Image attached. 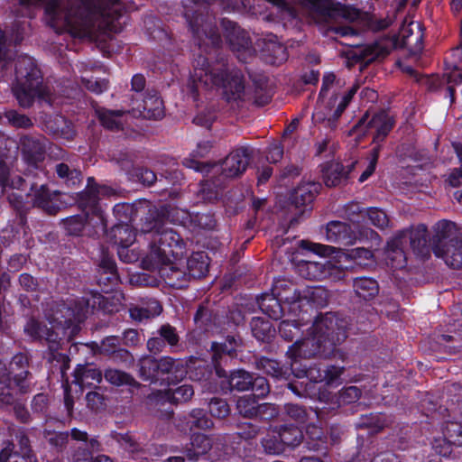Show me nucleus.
Here are the masks:
<instances>
[{
  "instance_id": "nucleus-54",
  "label": "nucleus",
  "mask_w": 462,
  "mask_h": 462,
  "mask_svg": "<svg viewBox=\"0 0 462 462\" xmlns=\"http://www.w3.org/2000/svg\"><path fill=\"white\" fill-rule=\"evenodd\" d=\"M84 86L90 91L100 94L107 89L108 82L106 79H82Z\"/></svg>"
},
{
  "instance_id": "nucleus-14",
  "label": "nucleus",
  "mask_w": 462,
  "mask_h": 462,
  "mask_svg": "<svg viewBox=\"0 0 462 462\" xmlns=\"http://www.w3.org/2000/svg\"><path fill=\"white\" fill-rule=\"evenodd\" d=\"M322 293L323 290L321 288L307 287L301 291L292 283V289L278 292L277 299L280 300L282 305L287 304L295 311L297 309L303 306L304 301L307 303L316 302L317 297L320 296Z\"/></svg>"
},
{
  "instance_id": "nucleus-2",
  "label": "nucleus",
  "mask_w": 462,
  "mask_h": 462,
  "mask_svg": "<svg viewBox=\"0 0 462 462\" xmlns=\"http://www.w3.org/2000/svg\"><path fill=\"white\" fill-rule=\"evenodd\" d=\"M141 232L150 236L149 251L142 261L143 267L148 270L160 269L163 275L169 276L164 268L169 266L171 275L175 274L178 278L182 274L177 264L185 254L184 242L179 234L164 226L163 219L156 209L149 210Z\"/></svg>"
},
{
  "instance_id": "nucleus-38",
  "label": "nucleus",
  "mask_w": 462,
  "mask_h": 462,
  "mask_svg": "<svg viewBox=\"0 0 462 462\" xmlns=\"http://www.w3.org/2000/svg\"><path fill=\"white\" fill-rule=\"evenodd\" d=\"M324 182L328 187H335L346 178L344 167L338 162L329 164L323 174Z\"/></svg>"
},
{
  "instance_id": "nucleus-52",
  "label": "nucleus",
  "mask_w": 462,
  "mask_h": 462,
  "mask_svg": "<svg viewBox=\"0 0 462 462\" xmlns=\"http://www.w3.org/2000/svg\"><path fill=\"white\" fill-rule=\"evenodd\" d=\"M237 346V341L232 337L228 338L224 344L213 343L211 348L215 352L214 357L216 358V356L221 353L231 355L236 351Z\"/></svg>"
},
{
  "instance_id": "nucleus-30",
  "label": "nucleus",
  "mask_w": 462,
  "mask_h": 462,
  "mask_svg": "<svg viewBox=\"0 0 462 462\" xmlns=\"http://www.w3.org/2000/svg\"><path fill=\"white\" fill-rule=\"evenodd\" d=\"M46 128L55 135L65 139H71L74 136L72 124L64 116L56 115L46 122Z\"/></svg>"
},
{
  "instance_id": "nucleus-35",
  "label": "nucleus",
  "mask_w": 462,
  "mask_h": 462,
  "mask_svg": "<svg viewBox=\"0 0 462 462\" xmlns=\"http://www.w3.org/2000/svg\"><path fill=\"white\" fill-rule=\"evenodd\" d=\"M187 267L189 276L200 278L208 273V257L204 253H195L187 260Z\"/></svg>"
},
{
  "instance_id": "nucleus-53",
  "label": "nucleus",
  "mask_w": 462,
  "mask_h": 462,
  "mask_svg": "<svg viewBox=\"0 0 462 462\" xmlns=\"http://www.w3.org/2000/svg\"><path fill=\"white\" fill-rule=\"evenodd\" d=\"M361 391L356 386L344 388L339 393V401L342 403H352L359 399Z\"/></svg>"
},
{
  "instance_id": "nucleus-3",
  "label": "nucleus",
  "mask_w": 462,
  "mask_h": 462,
  "mask_svg": "<svg viewBox=\"0 0 462 462\" xmlns=\"http://www.w3.org/2000/svg\"><path fill=\"white\" fill-rule=\"evenodd\" d=\"M195 62L191 76L194 97L201 89H208L213 87L223 88L228 100H236L242 97L245 86L240 70L224 60L209 64L208 58L199 56Z\"/></svg>"
},
{
  "instance_id": "nucleus-60",
  "label": "nucleus",
  "mask_w": 462,
  "mask_h": 462,
  "mask_svg": "<svg viewBox=\"0 0 462 462\" xmlns=\"http://www.w3.org/2000/svg\"><path fill=\"white\" fill-rule=\"evenodd\" d=\"M159 334L171 346L177 345L179 341L175 328L170 325H163L160 328Z\"/></svg>"
},
{
  "instance_id": "nucleus-21",
  "label": "nucleus",
  "mask_w": 462,
  "mask_h": 462,
  "mask_svg": "<svg viewBox=\"0 0 462 462\" xmlns=\"http://www.w3.org/2000/svg\"><path fill=\"white\" fill-rule=\"evenodd\" d=\"M331 263L325 259L321 262L302 261L298 264V271L306 279L321 280L331 273Z\"/></svg>"
},
{
  "instance_id": "nucleus-13",
  "label": "nucleus",
  "mask_w": 462,
  "mask_h": 462,
  "mask_svg": "<svg viewBox=\"0 0 462 462\" xmlns=\"http://www.w3.org/2000/svg\"><path fill=\"white\" fill-rule=\"evenodd\" d=\"M393 123V118L385 112L377 113L371 118L366 114L359 120L354 131L365 134L368 130H374V142L379 143L390 133Z\"/></svg>"
},
{
  "instance_id": "nucleus-23",
  "label": "nucleus",
  "mask_w": 462,
  "mask_h": 462,
  "mask_svg": "<svg viewBox=\"0 0 462 462\" xmlns=\"http://www.w3.org/2000/svg\"><path fill=\"white\" fill-rule=\"evenodd\" d=\"M114 194L112 189L98 186L92 178H88L86 189L80 194V203L85 207H94L98 199Z\"/></svg>"
},
{
  "instance_id": "nucleus-8",
  "label": "nucleus",
  "mask_w": 462,
  "mask_h": 462,
  "mask_svg": "<svg viewBox=\"0 0 462 462\" xmlns=\"http://www.w3.org/2000/svg\"><path fill=\"white\" fill-rule=\"evenodd\" d=\"M424 37L423 29L420 22L411 21L403 23L400 29L397 39L391 41H378L371 44L361 46L356 55L360 60L371 61L378 57L387 55L393 48L405 47L417 51L421 49Z\"/></svg>"
},
{
  "instance_id": "nucleus-34",
  "label": "nucleus",
  "mask_w": 462,
  "mask_h": 462,
  "mask_svg": "<svg viewBox=\"0 0 462 462\" xmlns=\"http://www.w3.org/2000/svg\"><path fill=\"white\" fill-rule=\"evenodd\" d=\"M354 290L360 299L368 300L378 294L379 287L375 280L360 277L354 281Z\"/></svg>"
},
{
  "instance_id": "nucleus-63",
  "label": "nucleus",
  "mask_w": 462,
  "mask_h": 462,
  "mask_svg": "<svg viewBox=\"0 0 462 462\" xmlns=\"http://www.w3.org/2000/svg\"><path fill=\"white\" fill-rule=\"evenodd\" d=\"M86 400L88 406L91 410H99L101 409L105 403H104V397L102 394H100L97 392H89L86 395Z\"/></svg>"
},
{
  "instance_id": "nucleus-5",
  "label": "nucleus",
  "mask_w": 462,
  "mask_h": 462,
  "mask_svg": "<svg viewBox=\"0 0 462 462\" xmlns=\"http://www.w3.org/2000/svg\"><path fill=\"white\" fill-rule=\"evenodd\" d=\"M88 301L85 298L74 300L73 304L60 305L51 319V328L45 324L32 319L24 327V331L33 339H44L51 351L59 349L60 329L70 327L73 321H80L88 310Z\"/></svg>"
},
{
  "instance_id": "nucleus-20",
  "label": "nucleus",
  "mask_w": 462,
  "mask_h": 462,
  "mask_svg": "<svg viewBox=\"0 0 462 462\" xmlns=\"http://www.w3.org/2000/svg\"><path fill=\"white\" fill-rule=\"evenodd\" d=\"M236 408L244 417L263 416L267 411H271L270 414L273 415L275 409L268 403L258 404L254 396L249 394L240 397L236 402Z\"/></svg>"
},
{
  "instance_id": "nucleus-12",
  "label": "nucleus",
  "mask_w": 462,
  "mask_h": 462,
  "mask_svg": "<svg viewBox=\"0 0 462 462\" xmlns=\"http://www.w3.org/2000/svg\"><path fill=\"white\" fill-rule=\"evenodd\" d=\"M189 23L195 42L201 51L209 52L220 45L221 38L213 18L199 14Z\"/></svg>"
},
{
  "instance_id": "nucleus-58",
  "label": "nucleus",
  "mask_w": 462,
  "mask_h": 462,
  "mask_svg": "<svg viewBox=\"0 0 462 462\" xmlns=\"http://www.w3.org/2000/svg\"><path fill=\"white\" fill-rule=\"evenodd\" d=\"M214 112L208 110L199 113L193 119V123L205 128H209L216 120Z\"/></svg>"
},
{
  "instance_id": "nucleus-9",
  "label": "nucleus",
  "mask_w": 462,
  "mask_h": 462,
  "mask_svg": "<svg viewBox=\"0 0 462 462\" xmlns=\"http://www.w3.org/2000/svg\"><path fill=\"white\" fill-rule=\"evenodd\" d=\"M434 230V254L454 269L462 268V227L454 222L440 220L435 225Z\"/></svg>"
},
{
  "instance_id": "nucleus-45",
  "label": "nucleus",
  "mask_w": 462,
  "mask_h": 462,
  "mask_svg": "<svg viewBox=\"0 0 462 462\" xmlns=\"http://www.w3.org/2000/svg\"><path fill=\"white\" fill-rule=\"evenodd\" d=\"M443 436L454 446H462V425L457 422H448L443 430Z\"/></svg>"
},
{
  "instance_id": "nucleus-64",
  "label": "nucleus",
  "mask_w": 462,
  "mask_h": 462,
  "mask_svg": "<svg viewBox=\"0 0 462 462\" xmlns=\"http://www.w3.org/2000/svg\"><path fill=\"white\" fill-rule=\"evenodd\" d=\"M120 340L117 337L110 336L102 340L100 349L102 353H114L118 347Z\"/></svg>"
},
{
  "instance_id": "nucleus-51",
  "label": "nucleus",
  "mask_w": 462,
  "mask_h": 462,
  "mask_svg": "<svg viewBox=\"0 0 462 462\" xmlns=\"http://www.w3.org/2000/svg\"><path fill=\"white\" fill-rule=\"evenodd\" d=\"M453 443L449 442L447 438L439 437L436 438L432 442V449L434 452L441 457H448L452 452Z\"/></svg>"
},
{
  "instance_id": "nucleus-36",
  "label": "nucleus",
  "mask_w": 462,
  "mask_h": 462,
  "mask_svg": "<svg viewBox=\"0 0 462 462\" xmlns=\"http://www.w3.org/2000/svg\"><path fill=\"white\" fill-rule=\"evenodd\" d=\"M96 113L102 125L107 129H119L123 125L122 116L125 114L123 110H108L100 108L97 109Z\"/></svg>"
},
{
  "instance_id": "nucleus-42",
  "label": "nucleus",
  "mask_w": 462,
  "mask_h": 462,
  "mask_svg": "<svg viewBox=\"0 0 462 462\" xmlns=\"http://www.w3.org/2000/svg\"><path fill=\"white\" fill-rule=\"evenodd\" d=\"M229 384L231 388L238 391H247L252 384V375L245 371H236L230 375Z\"/></svg>"
},
{
  "instance_id": "nucleus-31",
  "label": "nucleus",
  "mask_w": 462,
  "mask_h": 462,
  "mask_svg": "<svg viewBox=\"0 0 462 462\" xmlns=\"http://www.w3.org/2000/svg\"><path fill=\"white\" fill-rule=\"evenodd\" d=\"M143 111L140 114L148 119H161L164 116L163 102L156 94L147 95L143 99Z\"/></svg>"
},
{
  "instance_id": "nucleus-22",
  "label": "nucleus",
  "mask_w": 462,
  "mask_h": 462,
  "mask_svg": "<svg viewBox=\"0 0 462 462\" xmlns=\"http://www.w3.org/2000/svg\"><path fill=\"white\" fill-rule=\"evenodd\" d=\"M262 55L263 60L272 65H280L288 58L286 48L277 42L275 36H270L264 40Z\"/></svg>"
},
{
  "instance_id": "nucleus-27",
  "label": "nucleus",
  "mask_w": 462,
  "mask_h": 462,
  "mask_svg": "<svg viewBox=\"0 0 462 462\" xmlns=\"http://www.w3.org/2000/svg\"><path fill=\"white\" fill-rule=\"evenodd\" d=\"M162 310L159 301L150 300L142 305L131 307L129 313L134 320L143 322L160 315Z\"/></svg>"
},
{
  "instance_id": "nucleus-16",
  "label": "nucleus",
  "mask_w": 462,
  "mask_h": 462,
  "mask_svg": "<svg viewBox=\"0 0 462 462\" xmlns=\"http://www.w3.org/2000/svg\"><path fill=\"white\" fill-rule=\"evenodd\" d=\"M344 368L336 365H328L321 368L318 365L310 366L308 369L301 371L302 374L297 376H306L311 382L324 383L328 386H337L341 382V375Z\"/></svg>"
},
{
  "instance_id": "nucleus-47",
  "label": "nucleus",
  "mask_w": 462,
  "mask_h": 462,
  "mask_svg": "<svg viewBox=\"0 0 462 462\" xmlns=\"http://www.w3.org/2000/svg\"><path fill=\"white\" fill-rule=\"evenodd\" d=\"M189 423L190 424V429H209L213 425L212 420L206 417L203 411L199 409L191 411Z\"/></svg>"
},
{
  "instance_id": "nucleus-57",
  "label": "nucleus",
  "mask_w": 462,
  "mask_h": 462,
  "mask_svg": "<svg viewBox=\"0 0 462 462\" xmlns=\"http://www.w3.org/2000/svg\"><path fill=\"white\" fill-rule=\"evenodd\" d=\"M14 444L7 443L0 452V462H25L18 453H13Z\"/></svg>"
},
{
  "instance_id": "nucleus-50",
  "label": "nucleus",
  "mask_w": 462,
  "mask_h": 462,
  "mask_svg": "<svg viewBox=\"0 0 462 462\" xmlns=\"http://www.w3.org/2000/svg\"><path fill=\"white\" fill-rule=\"evenodd\" d=\"M209 412L212 416L225 418L229 414V407L222 399H212L208 404Z\"/></svg>"
},
{
  "instance_id": "nucleus-33",
  "label": "nucleus",
  "mask_w": 462,
  "mask_h": 462,
  "mask_svg": "<svg viewBox=\"0 0 462 462\" xmlns=\"http://www.w3.org/2000/svg\"><path fill=\"white\" fill-rule=\"evenodd\" d=\"M259 308L268 315L271 319H278L283 311V305L279 299L273 294H263L258 299Z\"/></svg>"
},
{
  "instance_id": "nucleus-28",
  "label": "nucleus",
  "mask_w": 462,
  "mask_h": 462,
  "mask_svg": "<svg viewBox=\"0 0 462 462\" xmlns=\"http://www.w3.org/2000/svg\"><path fill=\"white\" fill-rule=\"evenodd\" d=\"M110 241L117 247L132 245L135 240L136 234L127 224L114 226L108 233Z\"/></svg>"
},
{
  "instance_id": "nucleus-59",
  "label": "nucleus",
  "mask_w": 462,
  "mask_h": 462,
  "mask_svg": "<svg viewBox=\"0 0 462 462\" xmlns=\"http://www.w3.org/2000/svg\"><path fill=\"white\" fill-rule=\"evenodd\" d=\"M238 428V435L245 439H252L259 433V427L250 422L241 423Z\"/></svg>"
},
{
  "instance_id": "nucleus-24",
  "label": "nucleus",
  "mask_w": 462,
  "mask_h": 462,
  "mask_svg": "<svg viewBox=\"0 0 462 462\" xmlns=\"http://www.w3.org/2000/svg\"><path fill=\"white\" fill-rule=\"evenodd\" d=\"M101 381V371L92 365H79L74 371L73 382L81 388L96 386Z\"/></svg>"
},
{
  "instance_id": "nucleus-25",
  "label": "nucleus",
  "mask_w": 462,
  "mask_h": 462,
  "mask_svg": "<svg viewBox=\"0 0 462 462\" xmlns=\"http://www.w3.org/2000/svg\"><path fill=\"white\" fill-rule=\"evenodd\" d=\"M320 184L315 181H304L299 185L291 195L292 203L296 207L311 203L320 189Z\"/></svg>"
},
{
  "instance_id": "nucleus-19",
  "label": "nucleus",
  "mask_w": 462,
  "mask_h": 462,
  "mask_svg": "<svg viewBox=\"0 0 462 462\" xmlns=\"http://www.w3.org/2000/svg\"><path fill=\"white\" fill-rule=\"evenodd\" d=\"M356 232L346 223L331 221L327 225L326 239L330 243L350 245L356 242Z\"/></svg>"
},
{
  "instance_id": "nucleus-56",
  "label": "nucleus",
  "mask_w": 462,
  "mask_h": 462,
  "mask_svg": "<svg viewBox=\"0 0 462 462\" xmlns=\"http://www.w3.org/2000/svg\"><path fill=\"white\" fill-rule=\"evenodd\" d=\"M250 389L254 393L253 396L263 397L269 392V385L267 380L264 377L252 378V384Z\"/></svg>"
},
{
  "instance_id": "nucleus-4",
  "label": "nucleus",
  "mask_w": 462,
  "mask_h": 462,
  "mask_svg": "<svg viewBox=\"0 0 462 462\" xmlns=\"http://www.w3.org/2000/svg\"><path fill=\"white\" fill-rule=\"evenodd\" d=\"M344 336L335 314L328 313L317 319L310 328V337L297 340L291 345L287 355L291 359V369L295 370L299 358H310L316 355H326L333 350L339 336Z\"/></svg>"
},
{
  "instance_id": "nucleus-41",
  "label": "nucleus",
  "mask_w": 462,
  "mask_h": 462,
  "mask_svg": "<svg viewBox=\"0 0 462 462\" xmlns=\"http://www.w3.org/2000/svg\"><path fill=\"white\" fill-rule=\"evenodd\" d=\"M105 379L113 385H135L137 383L128 374L117 369H106L104 374Z\"/></svg>"
},
{
  "instance_id": "nucleus-61",
  "label": "nucleus",
  "mask_w": 462,
  "mask_h": 462,
  "mask_svg": "<svg viewBox=\"0 0 462 462\" xmlns=\"http://www.w3.org/2000/svg\"><path fill=\"white\" fill-rule=\"evenodd\" d=\"M0 403L2 405L14 404V395L10 384L4 380H0Z\"/></svg>"
},
{
  "instance_id": "nucleus-6",
  "label": "nucleus",
  "mask_w": 462,
  "mask_h": 462,
  "mask_svg": "<svg viewBox=\"0 0 462 462\" xmlns=\"http://www.w3.org/2000/svg\"><path fill=\"white\" fill-rule=\"evenodd\" d=\"M16 85L14 94L23 107H30L37 99L51 104L50 90L42 84V76L34 60L27 55L18 57L15 61Z\"/></svg>"
},
{
  "instance_id": "nucleus-44",
  "label": "nucleus",
  "mask_w": 462,
  "mask_h": 462,
  "mask_svg": "<svg viewBox=\"0 0 462 462\" xmlns=\"http://www.w3.org/2000/svg\"><path fill=\"white\" fill-rule=\"evenodd\" d=\"M5 117L8 124L15 128H29L32 126V121L31 118L15 110H9L5 112Z\"/></svg>"
},
{
  "instance_id": "nucleus-26",
  "label": "nucleus",
  "mask_w": 462,
  "mask_h": 462,
  "mask_svg": "<svg viewBox=\"0 0 462 462\" xmlns=\"http://www.w3.org/2000/svg\"><path fill=\"white\" fill-rule=\"evenodd\" d=\"M158 379L163 374H169L167 380L181 378L186 374L185 368L182 362L180 360H174L170 356H163L160 359H156Z\"/></svg>"
},
{
  "instance_id": "nucleus-48",
  "label": "nucleus",
  "mask_w": 462,
  "mask_h": 462,
  "mask_svg": "<svg viewBox=\"0 0 462 462\" xmlns=\"http://www.w3.org/2000/svg\"><path fill=\"white\" fill-rule=\"evenodd\" d=\"M279 332L284 339L291 341L299 336L300 328L294 320H283L279 326Z\"/></svg>"
},
{
  "instance_id": "nucleus-55",
  "label": "nucleus",
  "mask_w": 462,
  "mask_h": 462,
  "mask_svg": "<svg viewBox=\"0 0 462 462\" xmlns=\"http://www.w3.org/2000/svg\"><path fill=\"white\" fill-rule=\"evenodd\" d=\"M301 247L307 250L312 251L315 254L324 256L328 255L334 252V247L329 245H324L321 244L311 243L308 241L300 242Z\"/></svg>"
},
{
  "instance_id": "nucleus-10",
  "label": "nucleus",
  "mask_w": 462,
  "mask_h": 462,
  "mask_svg": "<svg viewBox=\"0 0 462 462\" xmlns=\"http://www.w3.org/2000/svg\"><path fill=\"white\" fill-rule=\"evenodd\" d=\"M427 244V227L424 225L398 232L387 243L385 254L387 264L402 268L406 263L405 247L409 245L414 252H421Z\"/></svg>"
},
{
  "instance_id": "nucleus-29",
  "label": "nucleus",
  "mask_w": 462,
  "mask_h": 462,
  "mask_svg": "<svg viewBox=\"0 0 462 462\" xmlns=\"http://www.w3.org/2000/svg\"><path fill=\"white\" fill-rule=\"evenodd\" d=\"M223 26L226 27V38L234 51H239L242 49L249 48V42L244 32L230 21H223Z\"/></svg>"
},
{
  "instance_id": "nucleus-18",
  "label": "nucleus",
  "mask_w": 462,
  "mask_h": 462,
  "mask_svg": "<svg viewBox=\"0 0 462 462\" xmlns=\"http://www.w3.org/2000/svg\"><path fill=\"white\" fill-rule=\"evenodd\" d=\"M28 357L23 353L16 354L9 364V372L7 380L13 381L15 386L23 393H25L30 388V382L28 376L30 375L27 371Z\"/></svg>"
},
{
  "instance_id": "nucleus-62",
  "label": "nucleus",
  "mask_w": 462,
  "mask_h": 462,
  "mask_svg": "<svg viewBox=\"0 0 462 462\" xmlns=\"http://www.w3.org/2000/svg\"><path fill=\"white\" fill-rule=\"evenodd\" d=\"M65 227L69 235L78 236L83 229L82 218L79 217H72L68 218L65 223Z\"/></svg>"
},
{
  "instance_id": "nucleus-11",
  "label": "nucleus",
  "mask_w": 462,
  "mask_h": 462,
  "mask_svg": "<svg viewBox=\"0 0 462 462\" xmlns=\"http://www.w3.org/2000/svg\"><path fill=\"white\" fill-rule=\"evenodd\" d=\"M357 88V86L352 87L348 93L341 97L337 95L332 96L328 103H325V98L319 97L317 106L312 114L313 122L323 124L326 127L331 129L335 128L337 118L341 116Z\"/></svg>"
},
{
  "instance_id": "nucleus-49",
  "label": "nucleus",
  "mask_w": 462,
  "mask_h": 462,
  "mask_svg": "<svg viewBox=\"0 0 462 462\" xmlns=\"http://www.w3.org/2000/svg\"><path fill=\"white\" fill-rule=\"evenodd\" d=\"M56 172L60 178L65 179L67 182L72 185L79 181L80 172L76 170H70L65 163L57 164Z\"/></svg>"
},
{
  "instance_id": "nucleus-43",
  "label": "nucleus",
  "mask_w": 462,
  "mask_h": 462,
  "mask_svg": "<svg viewBox=\"0 0 462 462\" xmlns=\"http://www.w3.org/2000/svg\"><path fill=\"white\" fill-rule=\"evenodd\" d=\"M365 217H367L368 221L374 226L383 229L389 226V218L385 212L377 208H370L365 209Z\"/></svg>"
},
{
  "instance_id": "nucleus-46",
  "label": "nucleus",
  "mask_w": 462,
  "mask_h": 462,
  "mask_svg": "<svg viewBox=\"0 0 462 462\" xmlns=\"http://www.w3.org/2000/svg\"><path fill=\"white\" fill-rule=\"evenodd\" d=\"M262 445L268 454H279L284 450V448L281 442V439L278 438L276 431H273V435H268L265 437Z\"/></svg>"
},
{
  "instance_id": "nucleus-40",
  "label": "nucleus",
  "mask_w": 462,
  "mask_h": 462,
  "mask_svg": "<svg viewBox=\"0 0 462 462\" xmlns=\"http://www.w3.org/2000/svg\"><path fill=\"white\" fill-rule=\"evenodd\" d=\"M139 375L144 381L158 380L156 359L152 356H143L139 360Z\"/></svg>"
},
{
  "instance_id": "nucleus-15",
  "label": "nucleus",
  "mask_w": 462,
  "mask_h": 462,
  "mask_svg": "<svg viewBox=\"0 0 462 462\" xmlns=\"http://www.w3.org/2000/svg\"><path fill=\"white\" fill-rule=\"evenodd\" d=\"M20 145L23 158L28 165L38 167L44 160L47 140L43 136H23Z\"/></svg>"
},
{
  "instance_id": "nucleus-32",
  "label": "nucleus",
  "mask_w": 462,
  "mask_h": 462,
  "mask_svg": "<svg viewBox=\"0 0 462 462\" xmlns=\"http://www.w3.org/2000/svg\"><path fill=\"white\" fill-rule=\"evenodd\" d=\"M194 390L191 385L183 384L175 389H168L165 392H160L156 398L169 402H184L191 399Z\"/></svg>"
},
{
  "instance_id": "nucleus-39",
  "label": "nucleus",
  "mask_w": 462,
  "mask_h": 462,
  "mask_svg": "<svg viewBox=\"0 0 462 462\" xmlns=\"http://www.w3.org/2000/svg\"><path fill=\"white\" fill-rule=\"evenodd\" d=\"M276 433L283 447H296L300 445L303 438L301 430L294 426L282 427L281 430Z\"/></svg>"
},
{
  "instance_id": "nucleus-1",
  "label": "nucleus",
  "mask_w": 462,
  "mask_h": 462,
  "mask_svg": "<svg viewBox=\"0 0 462 462\" xmlns=\"http://www.w3.org/2000/svg\"><path fill=\"white\" fill-rule=\"evenodd\" d=\"M120 0H106L105 7L97 6L98 0H67L61 7L59 0L45 5V22L57 33L69 32L75 38L93 39L103 30L106 17L114 18V9Z\"/></svg>"
},
{
  "instance_id": "nucleus-37",
  "label": "nucleus",
  "mask_w": 462,
  "mask_h": 462,
  "mask_svg": "<svg viewBox=\"0 0 462 462\" xmlns=\"http://www.w3.org/2000/svg\"><path fill=\"white\" fill-rule=\"evenodd\" d=\"M191 448L188 450V457L190 459H197L199 456L205 455L211 448L210 439L204 434H194L191 438Z\"/></svg>"
},
{
  "instance_id": "nucleus-7",
  "label": "nucleus",
  "mask_w": 462,
  "mask_h": 462,
  "mask_svg": "<svg viewBox=\"0 0 462 462\" xmlns=\"http://www.w3.org/2000/svg\"><path fill=\"white\" fill-rule=\"evenodd\" d=\"M316 23L325 24L328 32L345 37L356 34V31L343 22H355L361 16L357 8L342 5L334 0H301Z\"/></svg>"
},
{
  "instance_id": "nucleus-17",
  "label": "nucleus",
  "mask_w": 462,
  "mask_h": 462,
  "mask_svg": "<svg viewBox=\"0 0 462 462\" xmlns=\"http://www.w3.org/2000/svg\"><path fill=\"white\" fill-rule=\"evenodd\" d=\"M249 158L247 148L241 147L232 151L221 164L222 174L226 178L241 175L248 166Z\"/></svg>"
}]
</instances>
